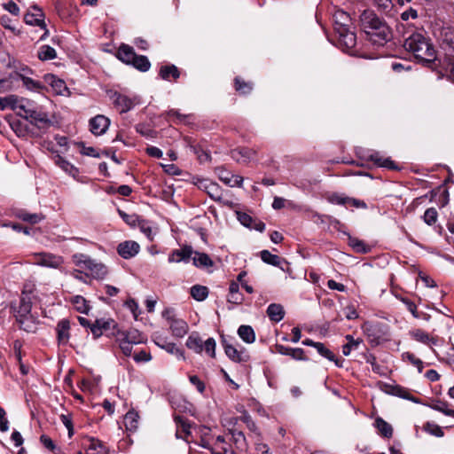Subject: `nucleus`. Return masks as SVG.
<instances>
[{"mask_svg":"<svg viewBox=\"0 0 454 454\" xmlns=\"http://www.w3.org/2000/svg\"><path fill=\"white\" fill-rule=\"evenodd\" d=\"M28 120L38 128H46L51 125L48 114L36 104L29 114Z\"/></svg>","mask_w":454,"mask_h":454,"instance_id":"obj_11","label":"nucleus"},{"mask_svg":"<svg viewBox=\"0 0 454 454\" xmlns=\"http://www.w3.org/2000/svg\"><path fill=\"white\" fill-rule=\"evenodd\" d=\"M191 295L198 301H204L208 295V289L207 286L195 285L191 288Z\"/></svg>","mask_w":454,"mask_h":454,"instance_id":"obj_42","label":"nucleus"},{"mask_svg":"<svg viewBox=\"0 0 454 454\" xmlns=\"http://www.w3.org/2000/svg\"><path fill=\"white\" fill-rule=\"evenodd\" d=\"M206 192L215 201H221L223 200V190L220 185L215 182L210 181Z\"/></svg>","mask_w":454,"mask_h":454,"instance_id":"obj_40","label":"nucleus"},{"mask_svg":"<svg viewBox=\"0 0 454 454\" xmlns=\"http://www.w3.org/2000/svg\"><path fill=\"white\" fill-rule=\"evenodd\" d=\"M261 259L270 265L278 266L280 263V257L277 254H271L268 250H262L261 252Z\"/></svg>","mask_w":454,"mask_h":454,"instance_id":"obj_51","label":"nucleus"},{"mask_svg":"<svg viewBox=\"0 0 454 454\" xmlns=\"http://www.w3.org/2000/svg\"><path fill=\"white\" fill-rule=\"evenodd\" d=\"M116 250L121 258L129 260L139 254L141 247L134 240H125L118 244Z\"/></svg>","mask_w":454,"mask_h":454,"instance_id":"obj_9","label":"nucleus"},{"mask_svg":"<svg viewBox=\"0 0 454 454\" xmlns=\"http://www.w3.org/2000/svg\"><path fill=\"white\" fill-rule=\"evenodd\" d=\"M192 257L193 264L196 267H209L213 265V261L205 253L194 252Z\"/></svg>","mask_w":454,"mask_h":454,"instance_id":"obj_38","label":"nucleus"},{"mask_svg":"<svg viewBox=\"0 0 454 454\" xmlns=\"http://www.w3.org/2000/svg\"><path fill=\"white\" fill-rule=\"evenodd\" d=\"M231 155L238 163L247 164L254 158L255 151L247 147H241L232 150Z\"/></svg>","mask_w":454,"mask_h":454,"instance_id":"obj_15","label":"nucleus"},{"mask_svg":"<svg viewBox=\"0 0 454 454\" xmlns=\"http://www.w3.org/2000/svg\"><path fill=\"white\" fill-rule=\"evenodd\" d=\"M360 26L374 44L383 45L392 38L390 27L372 10H364L361 13Z\"/></svg>","mask_w":454,"mask_h":454,"instance_id":"obj_1","label":"nucleus"},{"mask_svg":"<svg viewBox=\"0 0 454 454\" xmlns=\"http://www.w3.org/2000/svg\"><path fill=\"white\" fill-rule=\"evenodd\" d=\"M333 19L335 32H345V28L352 27L349 14L342 10H337L333 14Z\"/></svg>","mask_w":454,"mask_h":454,"instance_id":"obj_13","label":"nucleus"},{"mask_svg":"<svg viewBox=\"0 0 454 454\" xmlns=\"http://www.w3.org/2000/svg\"><path fill=\"white\" fill-rule=\"evenodd\" d=\"M71 303L75 310L80 313L87 314L90 310V305L86 299L81 295H75L71 298Z\"/></svg>","mask_w":454,"mask_h":454,"instance_id":"obj_33","label":"nucleus"},{"mask_svg":"<svg viewBox=\"0 0 454 454\" xmlns=\"http://www.w3.org/2000/svg\"><path fill=\"white\" fill-rule=\"evenodd\" d=\"M219 179L230 187H240L243 184V177L239 175H234L226 169L219 168L217 170Z\"/></svg>","mask_w":454,"mask_h":454,"instance_id":"obj_16","label":"nucleus"},{"mask_svg":"<svg viewBox=\"0 0 454 454\" xmlns=\"http://www.w3.org/2000/svg\"><path fill=\"white\" fill-rule=\"evenodd\" d=\"M423 430L425 432H427V434L434 435L435 437H442L444 435V432H443L442 428L439 425H437L434 422H430V421L426 422L423 425Z\"/></svg>","mask_w":454,"mask_h":454,"instance_id":"obj_44","label":"nucleus"},{"mask_svg":"<svg viewBox=\"0 0 454 454\" xmlns=\"http://www.w3.org/2000/svg\"><path fill=\"white\" fill-rule=\"evenodd\" d=\"M110 123L109 118L98 114L90 120V130L96 136L102 135L106 131Z\"/></svg>","mask_w":454,"mask_h":454,"instance_id":"obj_12","label":"nucleus"},{"mask_svg":"<svg viewBox=\"0 0 454 454\" xmlns=\"http://www.w3.org/2000/svg\"><path fill=\"white\" fill-rule=\"evenodd\" d=\"M235 89L240 94L247 95L253 90V85L250 82H247L239 77L235 78Z\"/></svg>","mask_w":454,"mask_h":454,"instance_id":"obj_48","label":"nucleus"},{"mask_svg":"<svg viewBox=\"0 0 454 454\" xmlns=\"http://www.w3.org/2000/svg\"><path fill=\"white\" fill-rule=\"evenodd\" d=\"M193 251L191 247H184L181 249H176L168 255L169 262H187L192 257Z\"/></svg>","mask_w":454,"mask_h":454,"instance_id":"obj_20","label":"nucleus"},{"mask_svg":"<svg viewBox=\"0 0 454 454\" xmlns=\"http://www.w3.org/2000/svg\"><path fill=\"white\" fill-rule=\"evenodd\" d=\"M21 81L23 86L30 91L40 92L45 88L44 84L42 82L34 79L32 75L25 77Z\"/></svg>","mask_w":454,"mask_h":454,"instance_id":"obj_32","label":"nucleus"},{"mask_svg":"<svg viewBox=\"0 0 454 454\" xmlns=\"http://www.w3.org/2000/svg\"><path fill=\"white\" fill-rule=\"evenodd\" d=\"M24 21L27 25L37 26L44 30L43 35L40 37V40H43L48 35V30L46 29V24L44 22V14L37 5H32L27 10L24 16Z\"/></svg>","mask_w":454,"mask_h":454,"instance_id":"obj_5","label":"nucleus"},{"mask_svg":"<svg viewBox=\"0 0 454 454\" xmlns=\"http://www.w3.org/2000/svg\"><path fill=\"white\" fill-rule=\"evenodd\" d=\"M159 74L163 80L173 78L176 81L179 78L180 72L175 65H167L160 67Z\"/></svg>","mask_w":454,"mask_h":454,"instance_id":"obj_27","label":"nucleus"},{"mask_svg":"<svg viewBox=\"0 0 454 454\" xmlns=\"http://www.w3.org/2000/svg\"><path fill=\"white\" fill-rule=\"evenodd\" d=\"M119 215L129 226L134 227L139 222V218L136 214H127L124 211L118 209Z\"/></svg>","mask_w":454,"mask_h":454,"instance_id":"obj_53","label":"nucleus"},{"mask_svg":"<svg viewBox=\"0 0 454 454\" xmlns=\"http://www.w3.org/2000/svg\"><path fill=\"white\" fill-rule=\"evenodd\" d=\"M19 218L24 222H27L30 223H37L43 219V215L42 214H31L25 211H21L18 215Z\"/></svg>","mask_w":454,"mask_h":454,"instance_id":"obj_49","label":"nucleus"},{"mask_svg":"<svg viewBox=\"0 0 454 454\" xmlns=\"http://www.w3.org/2000/svg\"><path fill=\"white\" fill-rule=\"evenodd\" d=\"M230 433L231 434V439L234 442V443L238 449L242 450V449L246 448L247 442H246V437H245V434H243V432L236 430V429H231V430H230Z\"/></svg>","mask_w":454,"mask_h":454,"instance_id":"obj_45","label":"nucleus"},{"mask_svg":"<svg viewBox=\"0 0 454 454\" xmlns=\"http://www.w3.org/2000/svg\"><path fill=\"white\" fill-rule=\"evenodd\" d=\"M115 337H120L134 344H140L145 341V337L137 329H130L128 331H118L115 333Z\"/></svg>","mask_w":454,"mask_h":454,"instance_id":"obj_19","label":"nucleus"},{"mask_svg":"<svg viewBox=\"0 0 454 454\" xmlns=\"http://www.w3.org/2000/svg\"><path fill=\"white\" fill-rule=\"evenodd\" d=\"M223 349L226 356L235 363L246 362L248 356L243 350H238L232 344L227 343L225 340L223 342Z\"/></svg>","mask_w":454,"mask_h":454,"instance_id":"obj_17","label":"nucleus"},{"mask_svg":"<svg viewBox=\"0 0 454 454\" xmlns=\"http://www.w3.org/2000/svg\"><path fill=\"white\" fill-rule=\"evenodd\" d=\"M293 359L297 361H306L308 358L305 356L304 350L301 348H292L291 353H289V356Z\"/></svg>","mask_w":454,"mask_h":454,"instance_id":"obj_61","label":"nucleus"},{"mask_svg":"<svg viewBox=\"0 0 454 454\" xmlns=\"http://www.w3.org/2000/svg\"><path fill=\"white\" fill-rule=\"evenodd\" d=\"M238 334L247 343L251 344L255 340L254 331L250 325H240L238 329Z\"/></svg>","mask_w":454,"mask_h":454,"instance_id":"obj_31","label":"nucleus"},{"mask_svg":"<svg viewBox=\"0 0 454 454\" xmlns=\"http://www.w3.org/2000/svg\"><path fill=\"white\" fill-rule=\"evenodd\" d=\"M136 129L138 133L146 137H154L156 134L155 130L145 124H137Z\"/></svg>","mask_w":454,"mask_h":454,"instance_id":"obj_60","label":"nucleus"},{"mask_svg":"<svg viewBox=\"0 0 454 454\" xmlns=\"http://www.w3.org/2000/svg\"><path fill=\"white\" fill-rule=\"evenodd\" d=\"M374 427L377 428L379 434L386 438H391L393 435L392 426L385 421L382 418L378 417L374 421Z\"/></svg>","mask_w":454,"mask_h":454,"instance_id":"obj_25","label":"nucleus"},{"mask_svg":"<svg viewBox=\"0 0 454 454\" xmlns=\"http://www.w3.org/2000/svg\"><path fill=\"white\" fill-rule=\"evenodd\" d=\"M348 245L356 253L366 254L371 250L370 247L366 245L363 240L351 236H348Z\"/></svg>","mask_w":454,"mask_h":454,"instance_id":"obj_35","label":"nucleus"},{"mask_svg":"<svg viewBox=\"0 0 454 454\" xmlns=\"http://www.w3.org/2000/svg\"><path fill=\"white\" fill-rule=\"evenodd\" d=\"M20 325V328L27 333H35L37 329V320L31 315L19 320H16Z\"/></svg>","mask_w":454,"mask_h":454,"instance_id":"obj_26","label":"nucleus"},{"mask_svg":"<svg viewBox=\"0 0 454 454\" xmlns=\"http://www.w3.org/2000/svg\"><path fill=\"white\" fill-rule=\"evenodd\" d=\"M44 82L51 85L57 94L64 95L68 90L65 82L59 79L57 76L51 74H47L43 77Z\"/></svg>","mask_w":454,"mask_h":454,"instance_id":"obj_21","label":"nucleus"},{"mask_svg":"<svg viewBox=\"0 0 454 454\" xmlns=\"http://www.w3.org/2000/svg\"><path fill=\"white\" fill-rule=\"evenodd\" d=\"M163 317H166L174 336L181 338L187 333L188 324L184 319L176 317L172 310L166 309Z\"/></svg>","mask_w":454,"mask_h":454,"instance_id":"obj_6","label":"nucleus"},{"mask_svg":"<svg viewBox=\"0 0 454 454\" xmlns=\"http://www.w3.org/2000/svg\"><path fill=\"white\" fill-rule=\"evenodd\" d=\"M14 74L15 81L22 80L25 77H28L34 74V71L27 66H22L17 68L14 72L12 73Z\"/></svg>","mask_w":454,"mask_h":454,"instance_id":"obj_52","label":"nucleus"},{"mask_svg":"<svg viewBox=\"0 0 454 454\" xmlns=\"http://www.w3.org/2000/svg\"><path fill=\"white\" fill-rule=\"evenodd\" d=\"M429 407L434 411L443 413L446 416L454 418V410L450 408V404L445 401H442L440 399L434 400L429 404Z\"/></svg>","mask_w":454,"mask_h":454,"instance_id":"obj_29","label":"nucleus"},{"mask_svg":"<svg viewBox=\"0 0 454 454\" xmlns=\"http://www.w3.org/2000/svg\"><path fill=\"white\" fill-rule=\"evenodd\" d=\"M15 82L14 74H10L8 77H2L0 79V90L1 91H9L13 90Z\"/></svg>","mask_w":454,"mask_h":454,"instance_id":"obj_54","label":"nucleus"},{"mask_svg":"<svg viewBox=\"0 0 454 454\" xmlns=\"http://www.w3.org/2000/svg\"><path fill=\"white\" fill-rule=\"evenodd\" d=\"M130 65L141 72H146L151 67V63L147 57L137 54Z\"/></svg>","mask_w":454,"mask_h":454,"instance_id":"obj_36","label":"nucleus"},{"mask_svg":"<svg viewBox=\"0 0 454 454\" xmlns=\"http://www.w3.org/2000/svg\"><path fill=\"white\" fill-rule=\"evenodd\" d=\"M338 42L343 51H352L356 44V35L353 27L345 28V32H336Z\"/></svg>","mask_w":454,"mask_h":454,"instance_id":"obj_10","label":"nucleus"},{"mask_svg":"<svg viewBox=\"0 0 454 454\" xmlns=\"http://www.w3.org/2000/svg\"><path fill=\"white\" fill-rule=\"evenodd\" d=\"M73 261L78 268L83 270L85 277L100 278L106 273V267L102 263L95 262L85 254H74Z\"/></svg>","mask_w":454,"mask_h":454,"instance_id":"obj_3","label":"nucleus"},{"mask_svg":"<svg viewBox=\"0 0 454 454\" xmlns=\"http://www.w3.org/2000/svg\"><path fill=\"white\" fill-rule=\"evenodd\" d=\"M53 160L55 164L61 168L65 172L73 176L77 173L76 168H74L71 163L62 158L59 154H56Z\"/></svg>","mask_w":454,"mask_h":454,"instance_id":"obj_39","label":"nucleus"},{"mask_svg":"<svg viewBox=\"0 0 454 454\" xmlns=\"http://www.w3.org/2000/svg\"><path fill=\"white\" fill-rule=\"evenodd\" d=\"M133 359L137 363L149 362L152 359V356L146 350L142 349L138 352H137V351L134 352Z\"/></svg>","mask_w":454,"mask_h":454,"instance_id":"obj_59","label":"nucleus"},{"mask_svg":"<svg viewBox=\"0 0 454 454\" xmlns=\"http://www.w3.org/2000/svg\"><path fill=\"white\" fill-rule=\"evenodd\" d=\"M404 49L423 65L429 67L436 60V51L430 40L422 33H412L403 43Z\"/></svg>","mask_w":454,"mask_h":454,"instance_id":"obj_2","label":"nucleus"},{"mask_svg":"<svg viewBox=\"0 0 454 454\" xmlns=\"http://www.w3.org/2000/svg\"><path fill=\"white\" fill-rule=\"evenodd\" d=\"M90 329L94 338H98L103 334L104 331L110 329V321L98 319L95 323L91 324Z\"/></svg>","mask_w":454,"mask_h":454,"instance_id":"obj_30","label":"nucleus"},{"mask_svg":"<svg viewBox=\"0 0 454 454\" xmlns=\"http://www.w3.org/2000/svg\"><path fill=\"white\" fill-rule=\"evenodd\" d=\"M442 41L450 49L454 50V29L452 27H445L441 32Z\"/></svg>","mask_w":454,"mask_h":454,"instance_id":"obj_46","label":"nucleus"},{"mask_svg":"<svg viewBox=\"0 0 454 454\" xmlns=\"http://www.w3.org/2000/svg\"><path fill=\"white\" fill-rule=\"evenodd\" d=\"M166 119L168 121L176 120L174 121L175 122H181L184 121L187 116L180 114L177 110L171 109L165 113Z\"/></svg>","mask_w":454,"mask_h":454,"instance_id":"obj_57","label":"nucleus"},{"mask_svg":"<svg viewBox=\"0 0 454 454\" xmlns=\"http://www.w3.org/2000/svg\"><path fill=\"white\" fill-rule=\"evenodd\" d=\"M37 57L43 61L51 60L57 57V52L53 47L50 45H43L38 50Z\"/></svg>","mask_w":454,"mask_h":454,"instance_id":"obj_34","label":"nucleus"},{"mask_svg":"<svg viewBox=\"0 0 454 454\" xmlns=\"http://www.w3.org/2000/svg\"><path fill=\"white\" fill-rule=\"evenodd\" d=\"M138 414L133 411H129L124 418L123 423L127 430L133 431L137 427Z\"/></svg>","mask_w":454,"mask_h":454,"instance_id":"obj_37","label":"nucleus"},{"mask_svg":"<svg viewBox=\"0 0 454 454\" xmlns=\"http://www.w3.org/2000/svg\"><path fill=\"white\" fill-rule=\"evenodd\" d=\"M116 338H117V340L120 342L119 347H120L121 352L123 353V355H125L126 356H129L132 352L133 345H135V344L129 342L120 337H116Z\"/></svg>","mask_w":454,"mask_h":454,"instance_id":"obj_58","label":"nucleus"},{"mask_svg":"<svg viewBox=\"0 0 454 454\" xmlns=\"http://www.w3.org/2000/svg\"><path fill=\"white\" fill-rule=\"evenodd\" d=\"M211 454H236L229 442H224L211 449Z\"/></svg>","mask_w":454,"mask_h":454,"instance_id":"obj_55","label":"nucleus"},{"mask_svg":"<svg viewBox=\"0 0 454 454\" xmlns=\"http://www.w3.org/2000/svg\"><path fill=\"white\" fill-rule=\"evenodd\" d=\"M70 321L63 318L57 324L56 333L57 340L59 345L67 344L70 338Z\"/></svg>","mask_w":454,"mask_h":454,"instance_id":"obj_14","label":"nucleus"},{"mask_svg":"<svg viewBox=\"0 0 454 454\" xmlns=\"http://www.w3.org/2000/svg\"><path fill=\"white\" fill-rule=\"evenodd\" d=\"M238 219L241 224L246 227L251 228L254 223V219L247 213H238Z\"/></svg>","mask_w":454,"mask_h":454,"instance_id":"obj_64","label":"nucleus"},{"mask_svg":"<svg viewBox=\"0 0 454 454\" xmlns=\"http://www.w3.org/2000/svg\"><path fill=\"white\" fill-rule=\"evenodd\" d=\"M410 334L415 340L424 344L435 345L437 342L435 338L430 337L429 334L422 329H415L411 331Z\"/></svg>","mask_w":454,"mask_h":454,"instance_id":"obj_28","label":"nucleus"},{"mask_svg":"<svg viewBox=\"0 0 454 454\" xmlns=\"http://www.w3.org/2000/svg\"><path fill=\"white\" fill-rule=\"evenodd\" d=\"M346 339L348 343L342 346V353L344 356H348L352 349H356L361 343L360 340H355L352 335H347Z\"/></svg>","mask_w":454,"mask_h":454,"instance_id":"obj_50","label":"nucleus"},{"mask_svg":"<svg viewBox=\"0 0 454 454\" xmlns=\"http://www.w3.org/2000/svg\"><path fill=\"white\" fill-rule=\"evenodd\" d=\"M328 201L336 205H347V197L333 193L327 198Z\"/></svg>","mask_w":454,"mask_h":454,"instance_id":"obj_63","label":"nucleus"},{"mask_svg":"<svg viewBox=\"0 0 454 454\" xmlns=\"http://www.w3.org/2000/svg\"><path fill=\"white\" fill-rule=\"evenodd\" d=\"M140 231L150 239L153 240V229L149 225V223L144 220L139 221L138 223Z\"/></svg>","mask_w":454,"mask_h":454,"instance_id":"obj_62","label":"nucleus"},{"mask_svg":"<svg viewBox=\"0 0 454 454\" xmlns=\"http://www.w3.org/2000/svg\"><path fill=\"white\" fill-rule=\"evenodd\" d=\"M266 312L269 318L276 323L281 321L285 316L283 306L278 303L270 304Z\"/></svg>","mask_w":454,"mask_h":454,"instance_id":"obj_24","label":"nucleus"},{"mask_svg":"<svg viewBox=\"0 0 454 454\" xmlns=\"http://www.w3.org/2000/svg\"><path fill=\"white\" fill-rule=\"evenodd\" d=\"M35 264L52 269H59L64 263L61 256L50 253H39L34 254Z\"/></svg>","mask_w":454,"mask_h":454,"instance_id":"obj_7","label":"nucleus"},{"mask_svg":"<svg viewBox=\"0 0 454 454\" xmlns=\"http://www.w3.org/2000/svg\"><path fill=\"white\" fill-rule=\"evenodd\" d=\"M315 348L322 356L327 358L330 361L334 362L337 366H342L341 364L339 363V360L335 358L334 354L330 349H328L323 343L318 342L316 345Z\"/></svg>","mask_w":454,"mask_h":454,"instance_id":"obj_43","label":"nucleus"},{"mask_svg":"<svg viewBox=\"0 0 454 454\" xmlns=\"http://www.w3.org/2000/svg\"><path fill=\"white\" fill-rule=\"evenodd\" d=\"M115 56L123 63L131 64L136 56V52L131 46L121 44Z\"/></svg>","mask_w":454,"mask_h":454,"instance_id":"obj_23","label":"nucleus"},{"mask_svg":"<svg viewBox=\"0 0 454 454\" xmlns=\"http://www.w3.org/2000/svg\"><path fill=\"white\" fill-rule=\"evenodd\" d=\"M31 309L32 303L29 298L22 296L20 300L19 307L15 309L16 320L31 316Z\"/></svg>","mask_w":454,"mask_h":454,"instance_id":"obj_22","label":"nucleus"},{"mask_svg":"<svg viewBox=\"0 0 454 454\" xmlns=\"http://www.w3.org/2000/svg\"><path fill=\"white\" fill-rule=\"evenodd\" d=\"M437 216L438 214L436 209L434 207H429L425 211L423 219L427 224L432 225L436 222Z\"/></svg>","mask_w":454,"mask_h":454,"instance_id":"obj_56","label":"nucleus"},{"mask_svg":"<svg viewBox=\"0 0 454 454\" xmlns=\"http://www.w3.org/2000/svg\"><path fill=\"white\" fill-rule=\"evenodd\" d=\"M140 104L141 100L137 96L130 98L115 92V110L118 111L120 114H126Z\"/></svg>","mask_w":454,"mask_h":454,"instance_id":"obj_8","label":"nucleus"},{"mask_svg":"<svg viewBox=\"0 0 454 454\" xmlns=\"http://www.w3.org/2000/svg\"><path fill=\"white\" fill-rule=\"evenodd\" d=\"M18 102L17 95H9L4 98L0 97V110L10 108L14 110L15 105Z\"/></svg>","mask_w":454,"mask_h":454,"instance_id":"obj_47","label":"nucleus"},{"mask_svg":"<svg viewBox=\"0 0 454 454\" xmlns=\"http://www.w3.org/2000/svg\"><path fill=\"white\" fill-rule=\"evenodd\" d=\"M10 126L15 134L20 137H26L28 133L27 125L20 120H12L10 121Z\"/></svg>","mask_w":454,"mask_h":454,"instance_id":"obj_41","label":"nucleus"},{"mask_svg":"<svg viewBox=\"0 0 454 454\" xmlns=\"http://www.w3.org/2000/svg\"><path fill=\"white\" fill-rule=\"evenodd\" d=\"M35 105V103L32 100L18 97V102L15 105L13 111H15L20 117L28 120V115L34 108Z\"/></svg>","mask_w":454,"mask_h":454,"instance_id":"obj_18","label":"nucleus"},{"mask_svg":"<svg viewBox=\"0 0 454 454\" xmlns=\"http://www.w3.org/2000/svg\"><path fill=\"white\" fill-rule=\"evenodd\" d=\"M186 347L197 354L203 350L211 357H215V340L214 338H208L204 343L200 334L196 332L192 333L186 340Z\"/></svg>","mask_w":454,"mask_h":454,"instance_id":"obj_4","label":"nucleus"}]
</instances>
